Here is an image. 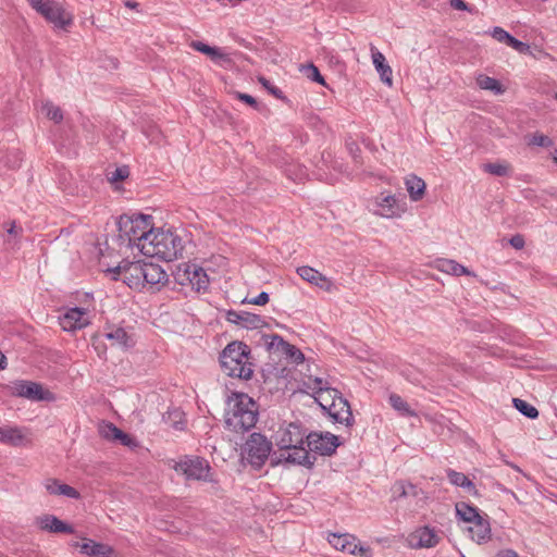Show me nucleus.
<instances>
[{
	"label": "nucleus",
	"instance_id": "nucleus-33",
	"mask_svg": "<svg viewBox=\"0 0 557 557\" xmlns=\"http://www.w3.org/2000/svg\"><path fill=\"white\" fill-rule=\"evenodd\" d=\"M457 516L465 522L474 523L481 518L475 507H472L466 503H458L456 505Z\"/></svg>",
	"mask_w": 557,
	"mask_h": 557
},
{
	"label": "nucleus",
	"instance_id": "nucleus-2",
	"mask_svg": "<svg viewBox=\"0 0 557 557\" xmlns=\"http://www.w3.org/2000/svg\"><path fill=\"white\" fill-rule=\"evenodd\" d=\"M183 248L182 239L175 233L169 230L152 228L150 235L143 240L141 253L147 257L172 261L182 256Z\"/></svg>",
	"mask_w": 557,
	"mask_h": 557
},
{
	"label": "nucleus",
	"instance_id": "nucleus-17",
	"mask_svg": "<svg viewBox=\"0 0 557 557\" xmlns=\"http://www.w3.org/2000/svg\"><path fill=\"white\" fill-rule=\"evenodd\" d=\"M36 525L50 533H74V529L71 524L60 520L53 515H42L36 518Z\"/></svg>",
	"mask_w": 557,
	"mask_h": 557
},
{
	"label": "nucleus",
	"instance_id": "nucleus-25",
	"mask_svg": "<svg viewBox=\"0 0 557 557\" xmlns=\"http://www.w3.org/2000/svg\"><path fill=\"white\" fill-rule=\"evenodd\" d=\"M100 434L104 438L120 441L124 446H131L133 444L132 437L116 428L113 423H106L101 425Z\"/></svg>",
	"mask_w": 557,
	"mask_h": 557
},
{
	"label": "nucleus",
	"instance_id": "nucleus-55",
	"mask_svg": "<svg viewBox=\"0 0 557 557\" xmlns=\"http://www.w3.org/2000/svg\"><path fill=\"white\" fill-rule=\"evenodd\" d=\"M356 546H357L356 552L350 553V555H358L361 557H371V548L369 546L360 545V543L358 542L357 539H356Z\"/></svg>",
	"mask_w": 557,
	"mask_h": 557
},
{
	"label": "nucleus",
	"instance_id": "nucleus-59",
	"mask_svg": "<svg viewBox=\"0 0 557 557\" xmlns=\"http://www.w3.org/2000/svg\"><path fill=\"white\" fill-rule=\"evenodd\" d=\"M450 7L455 10H468V5L463 0H450Z\"/></svg>",
	"mask_w": 557,
	"mask_h": 557
},
{
	"label": "nucleus",
	"instance_id": "nucleus-40",
	"mask_svg": "<svg viewBox=\"0 0 557 557\" xmlns=\"http://www.w3.org/2000/svg\"><path fill=\"white\" fill-rule=\"evenodd\" d=\"M190 47L196 51L209 55L212 60L221 59L223 57V53L219 49L210 47L201 41H193Z\"/></svg>",
	"mask_w": 557,
	"mask_h": 557
},
{
	"label": "nucleus",
	"instance_id": "nucleus-8",
	"mask_svg": "<svg viewBox=\"0 0 557 557\" xmlns=\"http://www.w3.org/2000/svg\"><path fill=\"white\" fill-rule=\"evenodd\" d=\"M175 280L180 285H190L197 292L207 290L209 277L206 271L196 263H182L175 272Z\"/></svg>",
	"mask_w": 557,
	"mask_h": 557
},
{
	"label": "nucleus",
	"instance_id": "nucleus-35",
	"mask_svg": "<svg viewBox=\"0 0 557 557\" xmlns=\"http://www.w3.org/2000/svg\"><path fill=\"white\" fill-rule=\"evenodd\" d=\"M394 499L416 497L419 494V490L411 483L398 482L393 486Z\"/></svg>",
	"mask_w": 557,
	"mask_h": 557
},
{
	"label": "nucleus",
	"instance_id": "nucleus-24",
	"mask_svg": "<svg viewBox=\"0 0 557 557\" xmlns=\"http://www.w3.org/2000/svg\"><path fill=\"white\" fill-rule=\"evenodd\" d=\"M329 543L337 550L345 553L356 552V537L351 534H330L327 537Z\"/></svg>",
	"mask_w": 557,
	"mask_h": 557
},
{
	"label": "nucleus",
	"instance_id": "nucleus-50",
	"mask_svg": "<svg viewBox=\"0 0 557 557\" xmlns=\"http://www.w3.org/2000/svg\"><path fill=\"white\" fill-rule=\"evenodd\" d=\"M58 495H63V496L74 498V499L79 498L78 491H76L74 487H72L67 484H63V483H62V486H59Z\"/></svg>",
	"mask_w": 557,
	"mask_h": 557
},
{
	"label": "nucleus",
	"instance_id": "nucleus-46",
	"mask_svg": "<svg viewBox=\"0 0 557 557\" xmlns=\"http://www.w3.org/2000/svg\"><path fill=\"white\" fill-rule=\"evenodd\" d=\"M259 83L270 92L272 94L273 96H275L277 99H282L283 98V92L280 88H277L276 86L272 85L270 83V81H268L267 78L264 77H259Z\"/></svg>",
	"mask_w": 557,
	"mask_h": 557
},
{
	"label": "nucleus",
	"instance_id": "nucleus-38",
	"mask_svg": "<svg viewBox=\"0 0 557 557\" xmlns=\"http://www.w3.org/2000/svg\"><path fill=\"white\" fill-rule=\"evenodd\" d=\"M512 404L515 408L527 418L536 419L539 417V410L525 400L513 398Z\"/></svg>",
	"mask_w": 557,
	"mask_h": 557
},
{
	"label": "nucleus",
	"instance_id": "nucleus-43",
	"mask_svg": "<svg viewBox=\"0 0 557 557\" xmlns=\"http://www.w3.org/2000/svg\"><path fill=\"white\" fill-rule=\"evenodd\" d=\"M288 343L283 339L280 335H271L267 341V346L270 350L281 351L285 349V345Z\"/></svg>",
	"mask_w": 557,
	"mask_h": 557
},
{
	"label": "nucleus",
	"instance_id": "nucleus-26",
	"mask_svg": "<svg viewBox=\"0 0 557 557\" xmlns=\"http://www.w3.org/2000/svg\"><path fill=\"white\" fill-rule=\"evenodd\" d=\"M436 269L441 272L451 274L455 276L474 275L468 268L459 264L457 261L451 259L436 260Z\"/></svg>",
	"mask_w": 557,
	"mask_h": 557
},
{
	"label": "nucleus",
	"instance_id": "nucleus-16",
	"mask_svg": "<svg viewBox=\"0 0 557 557\" xmlns=\"http://www.w3.org/2000/svg\"><path fill=\"white\" fill-rule=\"evenodd\" d=\"M297 274L306 282L325 290L331 292L334 287L333 282L323 275L318 270L309 267L302 265L297 268Z\"/></svg>",
	"mask_w": 557,
	"mask_h": 557
},
{
	"label": "nucleus",
	"instance_id": "nucleus-7",
	"mask_svg": "<svg viewBox=\"0 0 557 557\" xmlns=\"http://www.w3.org/2000/svg\"><path fill=\"white\" fill-rule=\"evenodd\" d=\"M271 448L272 444L265 436L260 433H252L245 443L244 453L248 463L259 469L269 458Z\"/></svg>",
	"mask_w": 557,
	"mask_h": 557
},
{
	"label": "nucleus",
	"instance_id": "nucleus-53",
	"mask_svg": "<svg viewBox=\"0 0 557 557\" xmlns=\"http://www.w3.org/2000/svg\"><path fill=\"white\" fill-rule=\"evenodd\" d=\"M233 95H234V97L236 99H238V100H240V101H243V102H245V103H247V104H249V106H251L253 108L258 107L257 100L252 96H250L248 94H244V92H240V91H234Z\"/></svg>",
	"mask_w": 557,
	"mask_h": 557
},
{
	"label": "nucleus",
	"instance_id": "nucleus-22",
	"mask_svg": "<svg viewBox=\"0 0 557 557\" xmlns=\"http://www.w3.org/2000/svg\"><path fill=\"white\" fill-rule=\"evenodd\" d=\"M166 282L168 274L159 264L144 262L143 286L164 285Z\"/></svg>",
	"mask_w": 557,
	"mask_h": 557
},
{
	"label": "nucleus",
	"instance_id": "nucleus-64",
	"mask_svg": "<svg viewBox=\"0 0 557 557\" xmlns=\"http://www.w3.org/2000/svg\"><path fill=\"white\" fill-rule=\"evenodd\" d=\"M553 159H554V161L557 163V149L554 151Z\"/></svg>",
	"mask_w": 557,
	"mask_h": 557
},
{
	"label": "nucleus",
	"instance_id": "nucleus-1",
	"mask_svg": "<svg viewBox=\"0 0 557 557\" xmlns=\"http://www.w3.org/2000/svg\"><path fill=\"white\" fill-rule=\"evenodd\" d=\"M258 421V406L244 393H233L227 400L226 424L235 432L248 431Z\"/></svg>",
	"mask_w": 557,
	"mask_h": 557
},
{
	"label": "nucleus",
	"instance_id": "nucleus-9",
	"mask_svg": "<svg viewBox=\"0 0 557 557\" xmlns=\"http://www.w3.org/2000/svg\"><path fill=\"white\" fill-rule=\"evenodd\" d=\"M373 206V213L385 219L400 218L407 210L404 198L391 194H381L375 197Z\"/></svg>",
	"mask_w": 557,
	"mask_h": 557
},
{
	"label": "nucleus",
	"instance_id": "nucleus-41",
	"mask_svg": "<svg viewBox=\"0 0 557 557\" xmlns=\"http://www.w3.org/2000/svg\"><path fill=\"white\" fill-rule=\"evenodd\" d=\"M283 354L286 355L296 364L302 363L305 360L304 354L297 347L289 343L285 345Z\"/></svg>",
	"mask_w": 557,
	"mask_h": 557
},
{
	"label": "nucleus",
	"instance_id": "nucleus-23",
	"mask_svg": "<svg viewBox=\"0 0 557 557\" xmlns=\"http://www.w3.org/2000/svg\"><path fill=\"white\" fill-rule=\"evenodd\" d=\"M372 62L380 74L381 81L387 86L393 85V71L392 67L385 62V57L374 46H371Z\"/></svg>",
	"mask_w": 557,
	"mask_h": 557
},
{
	"label": "nucleus",
	"instance_id": "nucleus-57",
	"mask_svg": "<svg viewBox=\"0 0 557 557\" xmlns=\"http://www.w3.org/2000/svg\"><path fill=\"white\" fill-rule=\"evenodd\" d=\"M174 416L175 418H181L182 416V412L178 411V410H174L173 412H169V418L171 416ZM174 429L176 430H182L184 428V421L182 419H180L178 421H175L174 424H173Z\"/></svg>",
	"mask_w": 557,
	"mask_h": 557
},
{
	"label": "nucleus",
	"instance_id": "nucleus-3",
	"mask_svg": "<svg viewBox=\"0 0 557 557\" xmlns=\"http://www.w3.org/2000/svg\"><path fill=\"white\" fill-rule=\"evenodd\" d=\"M152 218L147 214H123L117 221V242L119 247L131 248L136 246L141 252L144 238L148 237L152 231Z\"/></svg>",
	"mask_w": 557,
	"mask_h": 557
},
{
	"label": "nucleus",
	"instance_id": "nucleus-48",
	"mask_svg": "<svg viewBox=\"0 0 557 557\" xmlns=\"http://www.w3.org/2000/svg\"><path fill=\"white\" fill-rule=\"evenodd\" d=\"M508 46L511 47L512 49H515L516 51H518L519 53L528 54L531 52L530 46L528 44L516 39L513 36L510 39V42Z\"/></svg>",
	"mask_w": 557,
	"mask_h": 557
},
{
	"label": "nucleus",
	"instance_id": "nucleus-47",
	"mask_svg": "<svg viewBox=\"0 0 557 557\" xmlns=\"http://www.w3.org/2000/svg\"><path fill=\"white\" fill-rule=\"evenodd\" d=\"M531 144L540 147H549L553 143L548 136L535 133L532 136Z\"/></svg>",
	"mask_w": 557,
	"mask_h": 557
},
{
	"label": "nucleus",
	"instance_id": "nucleus-42",
	"mask_svg": "<svg viewBox=\"0 0 557 557\" xmlns=\"http://www.w3.org/2000/svg\"><path fill=\"white\" fill-rule=\"evenodd\" d=\"M305 385L313 391V395L317 394V392H321L329 387L327 381L323 380L322 377H312L309 376L308 380L305 382Z\"/></svg>",
	"mask_w": 557,
	"mask_h": 557
},
{
	"label": "nucleus",
	"instance_id": "nucleus-31",
	"mask_svg": "<svg viewBox=\"0 0 557 557\" xmlns=\"http://www.w3.org/2000/svg\"><path fill=\"white\" fill-rule=\"evenodd\" d=\"M476 84L481 89L490 90L494 95H502L505 92V88L499 83V81L484 74H480L476 77Z\"/></svg>",
	"mask_w": 557,
	"mask_h": 557
},
{
	"label": "nucleus",
	"instance_id": "nucleus-20",
	"mask_svg": "<svg viewBox=\"0 0 557 557\" xmlns=\"http://www.w3.org/2000/svg\"><path fill=\"white\" fill-rule=\"evenodd\" d=\"M227 321L246 329H259L264 324L260 315L247 311H228Z\"/></svg>",
	"mask_w": 557,
	"mask_h": 557
},
{
	"label": "nucleus",
	"instance_id": "nucleus-61",
	"mask_svg": "<svg viewBox=\"0 0 557 557\" xmlns=\"http://www.w3.org/2000/svg\"><path fill=\"white\" fill-rule=\"evenodd\" d=\"M94 346H95V349L98 351V354L100 355L103 347H102V343L100 341V336H96L94 338Z\"/></svg>",
	"mask_w": 557,
	"mask_h": 557
},
{
	"label": "nucleus",
	"instance_id": "nucleus-29",
	"mask_svg": "<svg viewBox=\"0 0 557 557\" xmlns=\"http://www.w3.org/2000/svg\"><path fill=\"white\" fill-rule=\"evenodd\" d=\"M313 396L315 401L321 406V408L326 411L331 407L332 403L336 401L337 398L342 395L337 389L331 388L329 386L327 388L321 392H317V394Z\"/></svg>",
	"mask_w": 557,
	"mask_h": 557
},
{
	"label": "nucleus",
	"instance_id": "nucleus-27",
	"mask_svg": "<svg viewBox=\"0 0 557 557\" xmlns=\"http://www.w3.org/2000/svg\"><path fill=\"white\" fill-rule=\"evenodd\" d=\"M469 532L472 534V540L478 544L485 543L491 539L490 522L481 517L473 523V527L469 528Z\"/></svg>",
	"mask_w": 557,
	"mask_h": 557
},
{
	"label": "nucleus",
	"instance_id": "nucleus-18",
	"mask_svg": "<svg viewBox=\"0 0 557 557\" xmlns=\"http://www.w3.org/2000/svg\"><path fill=\"white\" fill-rule=\"evenodd\" d=\"M326 412L338 423H344L345 425H351L354 423L350 406L343 396H339L336 401H333Z\"/></svg>",
	"mask_w": 557,
	"mask_h": 557
},
{
	"label": "nucleus",
	"instance_id": "nucleus-36",
	"mask_svg": "<svg viewBox=\"0 0 557 557\" xmlns=\"http://www.w3.org/2000/svg\"><path fill=\"white\" fill-rule=\"evenodd\" d=\"M449 482L456 486L467 488L469 491L474 490V484L468 476L461 472H457L453 469L446 471Z\"/></svg>",
	"mask_w": 557,
	"mask_h": 557
},
{
	"label": "nucleus",
	"instance_id": "nucleus-6",
	"mask_svg": "<svg viewBox=\"0 0 557 557\" xmlns=\"http://www.w3.org/2000/svg\"><path fill=\"white\" fill-rule=\"evenodd\" d=\"M28 4L37 13L42 15L55 27L65 29L72 24V15L55 1L52 0H27Z\"/></svg>",
	"mask_w": 557,
	"mask_h": 557
},
{
	"label": "nucleus",
	"instance_id": "nucleus-14",
	"mask_svg": "<svg viewBox=\"0 0 557 557\" xmlns=\"http://www.w3.org/2000/svg\"><path fill=\"white\" fill-rule=\"evenodd\" d=\"M307 448V445L305 446V444H299L295 448L282 450L280 453V457L273 461V463L285 461L287 463L310 468L314 465L315 457L311 456Z\"/></svg>",
	"mask_w": 557,
	"mask_h": 557
},
{
	"label": "nucleus",
	"instance_id": "nucleus-37",
	"mask_svg": "<svg viewBox=\"0 0 557 557\" xmlns=\"http://www.w3.org/2000/svg\"><path fill=\"white\" fill-rule=\"evenodd\" d=\"M389 404L391 406L400 412L403 416L413 417L416 416V412L411 410L410 406L406 400H404L399 395L392 394L389 396Z\"/></svg>",
	"mask_w": 557,
	"mask_h": 557
},
{
	"label": "nucleus",
	"instance_id": "nucleus-15",
	"mask_svg": "<svg viewBox=\"0 0 557 557\" xmlns=\"http://www.w3.org/2000/svg\"><path fill=\"white\" fill-rule=\"evenodd\" d=\"M60 325L64 331L74 332L89 324L88 315L85 309L74 307L69 309L59 318Z\"/></svg>",
	"mask_w": 557,
	"mask_h": 557
},
{
	"label": "nucleus",
	"instance_id": "nucleus-54",
	"mask_svg": "<svg viewBox=\"0 0 557 557\" xmlns=\"http://www.w3.org/2000/svg\"><path fill=\"white\" fill-rule=\"evenodd\" d=\"M347 147H348L349 153L351 154L355 163L360 164L361 160H360V156H359V153H360L359 146L355 141H351L347 145Z\"/></svg>",
	"mask_w": 557,
	"mask_h": 557
},
{
	"label": "nucleus",
	"instance_id": "nucleus-11",
	"mask_svg": "<svg viewBox=\"0 0 557 557\" xmlns=\"http://www.w3.org/2000/svg\"><path fill=\"white\" fill-rule=\"evenodd\" d=\"M172 468L187 480H207L210 471L208 461L199 457H185L180 461H174Z\"/></svg>",
	"mask_w": 557,
	"mask_h": 557
},
{
	"label": "nucleus",
	"instance_id": "nucleus-62",
	"mask_svg": "<svg viewBox=\"0 0 557 557\" xmlns=\"http://www.w3.org/2000/svg\"><path fill=\"white\" fill-rule=\"evenodd\" d=\"M7 368V358L0 351V370H3Z\"/></svg>",
	"mask_w": 557,
	"mask_h": 557
},
{
	"label": "nucleus",
	"instance_id": "nucleus-44",
	"mask_svg": "<svg viewBox=\"0 0 557 557\" xmlns=\"http://www.w3.org/2000/svg\"><path fill=\"white\" fill-rule=\"evenodd\" d=\"M491 36L498 42H504L507 46L509 45L510 39L512 38V36L508 32H506L504 28L499 26H495L491 30Z\"/></svg>",
	"mask_w": 557,
	"mask_h": 557
},
{
	"label": "nucleus",
	"instance_id": "nucleus-12",
	"mask_svg": "<svg viewBox=\"0 0 557 557\" xmlns=\"http://www.w3.org/2000/svg\"><path fill=\"white\" fill-rule=\"evenodd\" d=\"M306 445L312 453L320 454L321 456H330L335 453L339 446V441L336 435L331 433H317L312 432L306 436Z\"/></svg>",
	"mask_w": 557,
	"mask_h": 557
},
{
	"label": "nucleus",
	"instance_id": "nucleus-5",
	"mask_svg": "<svg viewBox=\"0 0 557 557\" xmlns=\"http://www.w3.org/2000/svg\"><path fill=\"white\" fill-rule=\"evenodd\" d=\"M10 395L22 397L30 401H53L55 396L48 389H45L40 383L16 380L5 386Z\"/></svg>",
	"mask_w": 557,
	"mask_h": 557
},
{
	"label": "nucleus",
	"instance_id": "nucleus-39",
	"mask_svg": "<svg viewBox=\"0 0 557 557\" xmlns=\"http://www.w3.org/2000/svg\"><path fill=\"white\" fill-rule=\"evenodd\" d=\"M41 111L46 114L48 119H50L54 123H60L63 120V114L60 107L54 106L50 101L42 103Z\"/></svg>",
	"mask_w": 557,
	"mask_h": 557
},
{
	"label": "nucleus",
	"instance_id": "nucleus-30",
	"mask_svg": "<svg viewBox=\"0 0 557 557\" xmlns=\"http://www.w3.org/2000/svg\"><path fill=\"white\" fill-rule=\"evenodd\" d=\"M24 435L18 428H0V442L12 446L22 444Z\"/></svg>",
	"mask_w": 557,
	"mask_h": 557
},
{
	"label": "nucleus",
	"instance_id": "nucleus-34",
	"mask_svg": "<svg viewBox=\"0 0 557 557\" xmlns=\"http://www.w3.org/2000/svg\"><path fill=\"white\" fill-rule=\"evenodd\" d=\"M483 171L495 176H510L512 173L511 165L506 161L485 163Z\"/></svg>",
	"mask_w": 557,
	"mask_h": 557
},
{
	"label": "nucleus",
	"instance_id": "nucleus-63",
	"mask_svg": "<svg viewBox=\"0 0 557 557\" xmlns=\"http://www.w3.org/2000/svg\"><path fill=\"white\" fill-rule=\"evenodd\" d=\"M126 5L129 8H136L138 4L136 2H127Z\"/></svg>",
	"mask_w": 557,
	"mask_h": 557
},
{
	"label": "nucleus",
	"instance_id": "nucleus-58",
	"mask_svg": "<svg viewBox=\"0 0 557 557\" xmlns=\"http://www.w3.org/2000/svg\"><path fill=\"white\" fill-rule=\"evenodd\" d=\"M494 557H519V555L513 549L507 548L498 550Z\"/></svg>",
	"mask_w": 557,
	"mask_h": 557
},
{
	"label": "nucleus",
	"instance_id": "nucleus-4",
	"mask_svg": "<svg viewBox=\"0 0 557 557\" xmlns=\"http://www.w3.org/2000/svg\"><path fill=\"white\" fill-rule=\"evenodd\" d=\"M250 348L242 342L230 343L220 355L223 372L232 377L249 380L253 370L250 362Z\"/></svg>",
	"mask_w": 557,
	"mask_h": 557
},
{
	"label": "nucleus",
	"instance_id": "nucleus-13",
	"mask_svg": "<svg viewBox=\"0 0 557 557\" xmlns=\"http://www.w3.org/2000/svg\"><path fill=\"white\" fill-rule=\"evenodd\" d=\"M306 436L301 425L289 423L287 426L281 428L276 432V445L280 451L295 448L299 444H306Z\"/></svg>",
	"mask_w": 557,
	"mask_h": 557
},
{
	"label": "nucleus",
	"instance_id": "nucleus-56",
	"mask_svg": "<svg viewBox=\"0 0 557 557\" xmlns=\"http://www.w3.org/2000/svg\"><path fill=\"white\" fill-rule=\"evenodd\" d=\"M510 245L516 249H522L524 247V238L521 235H515L510 238Z\"/></svg>",
	"mask_w": 557,
	"mask_h": 557
},
{
	"label": "nucleus",
	"instance_id": "nucleus-19",
	"mask_svg": "<svg viewBox=\"0 0 557 557\" xmlns=\"http://www.w3.org/2000/svg\"><path fill=\"white\" fill-rule=\"evenodd\" d=\"M73 546L79 547L81 553L89 557H112L114 549L107 544L95 542L90 539H83V543H74Z\"/></svg>",
	"mask_w": 557,
	"mask_h": 557
},
{
	"label": "nucleus",
	"instance_id": "nucleus-21",
	"mask_svg": "<svg viewBox=\"0 0 557 557\" xmlns=\"http://www.w3.org/2000/svg\"><path fill=\"white\" fill-rule=\"evenodd\" d=\"M411 543L417 547H425L431 548L437 545L440 542V536L433 529L429 527H423L417 529L411 535Z\"/></svg>",
	"mask_w": 557,
	"mask_h": 557
},
{
	"label": "nucleus",
	"instance_id": "nucleus-60",
	"mask_svg": "<svg viewBox=\"0 0 557 557\" xmlns=\"http://www.w3.org/2000/svg\"><path fill=\"white\" fill-rule=\"evenodd\" d=\"M21 231H22V228H21V227H17V226L15 225V223L13 222V223L11 224L10 228H8V234H10V235H14V236H17V235H18V233H20Z\"/></svg>",
	"mask_w": 557,
	"mask_h": 557
},
{
	"label": "nucleus",
	"instance_id": "nucleus-10",
	"mask_svg": "<svg viewBox=\"0 0 557 557\" xmlns=\"http://www.w3.org/2000/svg\"><path fill=\"white\" fill-rule=\"evenodd\" d=\"M106 272L114 281L121 278L131 288L143 286L144 262H126L115 268H109Z\"/></svg>",
	"mask_w": 557,
	"mask_h": 557
},
{
	"label": "nucleus",
	"instance_id": "nucleus-51",
	"mask_svg": "<svg viewBox=\"0 0 557 557\" xmlns=\"http://www.w3.org/2000/svg\"><path fill=\"white\" fill-rule=\"evenodd\" d=\"M129 172H128V169L126 166H123V168H116L111 176H110V181L111 182H121L123 180H125L127 176H128Z\"/></svg>",
	"mask_w": 557,
	"mask_h": 557
},
{
	"label": "nucleus",
	"instance_id": "nucleus-28",
	"mask_svg": "<svg viewBox=\"0 0 557 557\" xmlns=\"http://www.w3.org/2000/svg\"><path fill=\"white\" fill-rule=\"evenodd\" d=\"M406 187L412 201L420 200L425 193L424 181L416 175H410L406 178Z\"/></svg>",
	"mask_w": 557,
	"mask_h": 557
},
{
	"label": "nucleus",
	"instance_id": "nucleus-49",
	"mask_svg": "<svg viewBox=\"0 0 557 557\" xmlns=\"http://www.w3.org/2000/svg\"><path fill=\"white\" fill-rule=\"evenodd\" d=\"M244 302L256 306H264L269 302V294L267 292H261L257 297L250 299L245 298Z\"/></svg>",
	"mask_w": 557,
	"mask_h": 557
},
{
	"label": "nucleus",
	"instance_id": "nucleus-52",
	"mask_svg": "<svg viewBox=\"0 0 557 557\" xmlns=\"http://www.w3.org/2000/svg\"><path fill=\"white\" fill-rule=\"evenodd\" d=\"M44 484L47 492L51 495H58L59 486H62V483H60L57 479H47Z\"/></svg>",
	"mask_w": 557,
	"mask_h": 557
},
{
	"label": "nucleus",
	"instance_id": "nucleus-32",
	"mask_svg": "<svg viewBox=\"0 0 557 557\" xmlns=\"http://www.w3.org/2000/svg\"><path fill=\"white\" fill-rule=\"evenodd\" d=\"M106 338L112 341V345L128 348L134 345L132 338L127 335L124 329H116L112 332L104 334Z\"/></svg>",
	"mask_w": 557,
	"mask_h": 557
},
{
	"label": "nucleus",
	"instance_id": "nucleus-45",
	"mask_svg": "<svg viewBox=\"0 0 557 557\" xmlns=\"http://www.w3.org/2000/svg\"><path fill=\"white\" fill-rule=\"evenodd\" d=\"M306 74L307 77L310 78L311 81L317 82L321 85L325 84L323 76L320 74L315 65L309 64L306 69Z\"/></svg>",
	"mask_w": 557,
	"mask_h": 557
}]
</instances>
